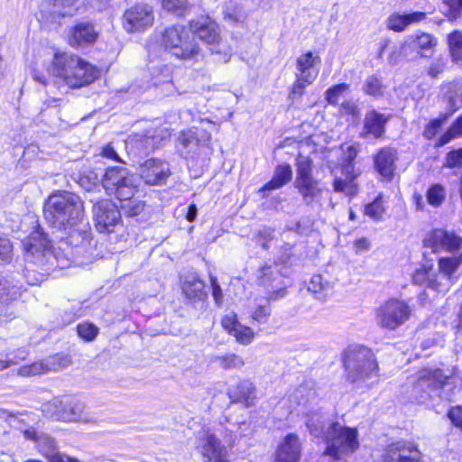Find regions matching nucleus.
<instances>
[{"mask_svg":"<svg viewBox=\"0 0 462 462\" xmlns=\"http://www.w3.org/2000/svg\"><path fill=\"white\" fill-rule=\"evenodd\" d=\"M43 217L50 226L67 236L54 247L49 235L38 225L27 240V259L46 272L67 268L79 254L78 248L89 243L91 228L86 219L84 201L76 193L56 190L44 202Z\"/></svg>","mask_w":462,"mask_h":462,"instance_id":"1","label":"nucleus"},{"mask_svg":"<svg viewBox=\"0 0 462 462\" xmlns=\"http://www.w3.org/2000/svg\"><path fill=\"white\" fill-rule=\"evenodd\" d=\"M49 71L61 79L71 88L88 86L99 76V70L95 66L77 55L67 52L54 55Z\"/></svg>","mask_w":462,"mask_h":462,"instance_id":"2","label":"nucleus"},{"mask_svg":"<svg viewBox=\"0 0 462 462\" xmlns=\"http://www.w3.org/2000/svg\"><path fill=\"white\" fill-rule=\"evenodd\" d=\"M346 380L360 387L378 375L379 366L373 351L363 345L350 346L343 354Z\"/></svg>","mask_w":462,"mask_h":462,"instance_id":"3","label":"nucleus"},{"mask_svg":"<svg viewBox=\"0 0 462 462\" xmlns=\"http://www.w3.org/2000/svg\"><path fill=\"white\" fill-rule=\"evenodd\" d=\"M448 386V377L441 369H422L417 374L411 395L417 402L430 406L438 399H448L445 388Z\"/></svg>","mask_w":462,"mask_h":462,"instance_id":"4","label":"nucleus"},{"mask_svg":"<svg viewBox=\"0 0 462 462\" xmlns=\"http://www.w3.org/2000/svg\"><path fill=\"white\" fill-rule=\"evenodd\" d=\"M325 455L334 459L353 455L359 448L358 431L356 428L342 425L338 421L327 427Z\"/></svg>","mask_w":462,"mask_h":462,"instance_id":"5","label":"nucleus"},{"mask_svg":"<svg viewBox=\"0 0 462 462\" xmlns=\"http://www.w3.org/2000/svg\"><path fill=\"white\" fill-rule=\"evenodd\" d=\"M162 40L164 51L180 60L194 59L200 51L192 32L184 25L174 24L166 28Z\"/></svg>","mask_w":462,"mask_h":462,"instance_id":"6","label":"nucleus"},{"mask_svg":"<svg viewBox=\"0 0 462 462\" xmlns=\"http://www.w3.org/2000/svg\"><path fill=\"white\" fill-rule=\"evenodd\" d=\"M189 30L208 45L212 54L218 56L217 60L227 62L231 58V48L219 35L217 23L209 16H203L189 23Z\"/></svg>","mask_w":462,"mask_h":462,"instance_id":"7","label":"nucleus"},{"mask_svg":"<svg viewBox=\"0 0 462 462\" xmlns=\"http://www.w3.org/2000/svg\"><path fill=\"white\" fill-rule=\"evenodd\" d=\"M101 185L108 195L117 199H129L137 192L136 178L122 166L106 168L101 178Z\"/></svg>","mask_w":462,"mask_h":462,"instance_id":"8","label":"nucleus"},{"mask_svg":"<svg viewBox=\"0 0 462 462\" xmlns=\"http://www.w3.org/2000/svg\"><path fill=\"white\" fill-rule=\"evenodd\" d=\"M312 170L313 162L310 158L300 156L297 159L294 187L307 206L311 205L322 192L319 180L313 177Z\"/></svg>","mask_w":462,"mask_h":462,"instance_id":"9","label":"nucleus"},{"mask_svg":"<svg viewBox=\"0 0 462 462\" xmlns=\"http://www.w3.org/2000/svg\"><path fill=\"white\" fill-rule=\"evenodd\" d=\"M411 313L408 303L391 299L377 310L376 320L381 328L394 330L409 319Z\"/></svg>","mask_w":462,"mask_h":462,"instance_id":"10","label":"nucleus"},{"mask_svg":"<svg viewBox=\"0 0 462 462\" xmlns=\"http://www.w3.org/2000/svg\"><path fill=\"white\" fill-rule=\"evenodd\" d=\"M93 217L97 229L101 233L114 231L121 223L122 213L118 206L110 199H101L93 206Z\"/></svg>","mask_w":462,"mask_h":462,"instance_id":"11","label":"nucleus"},{"mask_svg":"<svg viewBox=\"0 0 462 462\" xmlns=\"http://www.w3.org/2000/svg\"><path fill=\"white\" fill-rule=\"evenodd\" d=\"M208 140L209 136L204 131H181L177 139V151L181 157L193 159L199 155L201 148L207 146Z\"/></svg>","mask_w":462,"mask_h":462,"instance_id":"12","label":"nucleus"},{"mask_svg":"<svg viewBox=\"0 0 462 462\" xmlns=\"http://www.w3.org/2000/svg\"><path fill=\"white\" fill-rule=\"evenodd\" d=\"M138 171L143 182L150 186H162L166 184L171 175L169 163L155 158L148 159L140 164Z\"/></svg>","mask_w":462,"mask_h":462,"instance_id":"13","label":"nucleus"},{"mask_svg":"<svg viewBox=\"0 0 462 462\" xmlns=\"http://www.w3.org/2000/svg\"><path fill=\"white\" fill-rule=\"evenodd\" d=\"M124 20V26L127 32L144 31L153 23L152 8L146 4H137L125 12Z\"/></svg>","mask_w":462,"mask_h":462,"instance_id":"14","label":"nucleus"},{"mask_svg":"<svg viewBox=\"0 0 462 462\" xmlns=\"http://www.w3.org/2000/svg\"><path fill=\"white\" fill-rule=\"evenodd\" d=\"M424 247L438 253L442 250L456 251L462 246V237L453 232L445 229L436 228L429 232L423 239Z\"/></svg>","mask_w":462,"mask_h":462,"instance_id":"15","label":"nucleus"},{"mask_svg":"<svg viewBox=\"0 0 462 462\" xmlns=\"http://www.w3.org/2000/svg\"><path fill=\"white\" fill-rule=\"evenodd\" d=\"M96 24L89 21L77 22L69 33V43L75 49H84L93 45L98 38Z\"/></svg>","mask_w":462,"mask_h":462,"instance_id":"16","label":"nucleus"},{"mask_svg":"<svg viewBox=\"0 0 462 462\" xmlns=\"http://www.w3.org/2000/svg\"><path fill=\"white\" fill-rule=\"evenodd\" d=\"M259 284L265 287V300L270 303L283 299L288 294L287 285L281 279L278 273H274L270 266H265L261 270Z\"/></svg>","mask_w":462,"mask_h":462,"instance_id":"17","label":"nucleus"},{"mask_svg":"<svg viewBox=\"0 0 462 462\" xmlns=\"http://www.w3.org/2000/svg\"><path fill=\"white\" fill-rule=\"evenodd\" d=\"M392 116L378 112L374 108L368 110L364 117L363 128L360 136L367 138L381 139L386 132V125Z\"/></svg>","mask_w":462,"mask_h":462,"instance_id":"18","label":"nucleus"},{"mask_svg":"<svg viewBox=\"0 0 462 462\" xmlns=\"http://www.w3.org/2000/svg\"><path fill=\"white\" fill-rule=\"evenodd\" d=\"M383 458L384 462H421V454L412 443L399 441L387 448Z\"/></svg>","mask_w":462,"mask_h":462,"instance_id":"19","label":"nucleus"},{"mask_svg":"<svg viewBox=\"0 0 462 462\" xmlns=\"http://www.w3.org/2000/svg\"><path fill=\"white\" fill-rule=\"evenodd\" d=\"M397 160V150L393 147L384 146L374 156V169L384 179L392 180L396 168L395 162Z\"/></svg>","mask_w":462,"mask_h":462,"instance_id":"20","label":"nucleus"},{"mask_svg":"<svg viewBox=\"0 0 462 462\" xmlns=\"http://www.w3.org/2000/svg\"><path fill=\"white\" fill-rule=\"evenodd\" d=\"M69 363V359L66 356L55 355L44 361L21 366L18 373L22 376H34L50 371H57L60 368L68 366Z\"/></svg>","mask_w":462,"mask_h":462,"instance_id":"21","label":"nucleus"},{"mask_svg":"<svg viewBox=\"0 0 462 462\" xmlns=\"http://www.w3.org/2000/svg\"><path fill=\"white\" fill-rule=\"evenodd\" d=\"M22 289L21 282L14 274L0 272V315L5 306L21 295Z\"/></svg>","mask_w":462,"mask_h":462,"instance_id":"22","label":"nucleus"},{"mask_svg":"<svg viewBox=\"0 0 462 462\" xmlns=\"http://www.w3.org/2000/svg\"><path fill=\"white\" fill-rule=\"evenodd\" d=\"M437 40L431 34L421 32L420 34L411 35L402 46V52L406 53L409 49L416 51L420 57H431Z\"/></svg>","mask_w":462,"mask_h":462,"instance_id":"23","label":"nucleus"},{"mask_svg":"<svg viewBox=\"0 0 462 462\" xmlns=\"http://www.w3.org/2000/svg\"><path fill=\"white\" fill-rule=\"evenodd\" d=\"M181 290L191 303L205 301L208 298L205 283L196 273H189L183 277Z\"/></svg>","mask_w":462,"mask_h":462,"instance_id":"24","label":"nucleus"},{"mask_svg":"<svg viewBox=\"0 0 462 462\" xmlns=\"http://www.w3.org/2000/svg\"><path fill=\"white\" fill-rule=\"evenodd\" d=\"M300 446L299 438L294 433H289L276 451L275 462H299Z\"/></svg>","mask_w":462,"mask_h":462,"instance_id":"25","label":"nucleus"},{"mask_svg":"<svg viewBox=\"0 0 462 462\" xmlns=\"http://www.w3.org/2000/svg\"><path fill=\"white\" fill-rule=\"evenodd\" d=\"M292 179V168L288 163L278 164L275 167L273 178L266 182L260 189L259 193L263 198L268 197L272 190L279 189L289 183Z\"/></svg>","mask_w":462,"mask_h":462,"instance_id":"26","label":"nucleus"},{"mask_svg":"<svg viewBox=\"0 0 462 462\" xmlns=\"http://www.w3.org/2000/svg\"><path fill=\"white\" fill-rule=\"evenodd\" d=\"M202 454L208 461L229 462L227 451L221 440L213 433H207L203 439Z\"/></svg>","mask_w":462,"mask_h":462,"instance_id":"27","label":"nucleus"},{"mask_svg":"<svg viewBox=\"0 0 462 462\" xmlns=\"http://www.w3.org/2000/svg\"><path fill=\"white\" fill-rule=\"evenodd\" d=\"M332 422L328 413L315 411L307 414L305 424L313 438L325 440L327 427Z\"/></svg>","mask_w":462,"mask_h":462,"instance_id":"28","label":"nucleus"},{"mask_svg":"<svg viewBox=\"0 0 462 462\" xmlns=\"http://www.w3.org/2000/svg\"><path fill=\"white\" fill-rule=\"evenodd\" d=\"M320 62V58L310 51L300 56L297 59L296 67L300 74L297 76L301 77V80L307 83H313L318 77V70L314 69L317 63Z\"/></svg>","mask_w":462,"mask_h":462,"instance_id":"29","label":"nucleus"},{"mask_svg":"<svg viewBox=\"0 0 462 462\" xmlns=\"http://www.w3.org/2000/svg\"><path fill=\"white\" fill-rule=\"evenodd\" d=\"M228 395L232 402H242L246 407H250L256 397L255 387L251 381L243 380L236 387L229 390Z\"/></svg>","mask_w":462,"mask_h":462,"instance_id":"30","label":"nucleus"},{"mask_svg":"<svg viewBox=\"0 0 462 462\" xmlns=\"http://www.w3.org/2000/svg\"><path fill=\"white\" fill-rule=\"evenodd\" d=\"M162 81H156V86L149 87L150 90L153 91L154 96L157 98H163L167 97L174 96L176 93L180 94L175 87L172 80V68L170 65L162 66Z\"/></svg>","mask_w":462,"mask_h":462,"instance_id":"31","label":"nucleus"},{"mask_svg":"<svg viewBox=\"0 0 462 462\" xmlns=\"http://www.w3.org/2000/svg\"><path fill=\"white\" fill-rule=\"evenodd\" d=\"M426 17L423 12H412L409 14H393L387 19V27L394 32H402L405 28L413 23L420 22Z\"/></svg>","mask_w":462,"mask_h":462,"instance_id":"32","label":"nucleus"},{"mask_svg":"<svg viewBox=\"0 0 462 462\" xmlns=\"http://www.w3.org/2000/svg\"><path fill=\"white\" fill-rule=\"evenodd\" d=\"M162 4L165 11L177 17L189 15L193 7L188 0H162Z\"/></svg>","mask_w":462,"mask_h":462,"instance_id":"33","label":"nucleus"},{"mask_svg":"<svg viewBox=\"0 0 462 462\" xmlns=\"http://www.w3.org/2000/svg\"><path fill=\"white\" fill-rule=\"evenodd\" d=\"M386 87L383 85V78L379 74H373L368 76L363 85V91L375 98L383 96Z\"/></svg>","mask_w":462,"mask_h":462,"instance_id":"34","label":"nucleus"},{"mask_svg":"<svg viewBox=\"0 0 462 462\" xmlns=\"http://www.w3.org/2000/svg\"><path fill=\"white\" fill-rule=\"evenodd\" d=\"M66 404V400L61 399V405L59 409H57L59 415H65L67 419H60L58 421H77L81 419V415L83 412L84 406L81 402L78 401H70L68 402L67 407L69 408V411H64Z\"/></svg>","mask_w":462,"mask_h":462,"instance_id":"35","label":"nucleus"},{"mask_svg":"<svg viewBox=\"0 0 462 462\" xmlns=\"http://www.w3.org/2000/svg\"><path fill=\"white\" fill-rule=\"evenodd\" d=\"M331 289L332 284L320 274L313 275L308 285V291L319 300H323Z\"/></svg>","mask_w":462,"mask_h":462,"instance_id":"36","label":"nucleus"},{"mask_svg":"<svg viewBox=\"0 0 462 462\" xmlns=\"http://www.w3.org/2000/svg\"><path fill=\"white\" fill-rule=\"evenodd\" d=\"M119 200L121 202L120 211L126 217H137L144 210L145 203L134 196Z\"/></svg>","mask_w":462,"mask_h":462,"instance_id":"37","label":"nucleus"},{"mask_svg":"<svg viewBox=\"0 0 462 462\" xmlns=\"http://www.w3.org/2000/svg\"><path fill=\"white\" fill-rule=\"evenodd\" d=\"M432 264L423 265L417 269L412 275L413 282L418 285H425L429 288L437 289L438 284L435 279L432 277Z\"/></svg>","mask_w":462,"mask_h":462,"instance_id":"38","label":"nucleus"},{"mask_svg":"<svg viewBox=\"0 0 462 462\" xmlns=\"http://www.w3.org/2000/svg\"><path fill=\"white\" fill-rule=\"evenodd\" d=\"M78 183L85 190L93 191L100 187V174L93 170L85 171L79 174Z\"/></svg>","mask_w":462,"mask_h":462,"instance_id":"39","label":"nucleus"},{"mask_svg":"<svg viewBox=\"0 0 462 462\" xmlns=\"http://www.w3.org/2000/svg\"><path fill=\"white\" fill-rule=\"evenodd\" d=\"M215 362L225 370L240 369L245 365L244 358L234 353L217 356Z\"/></svg>","mask_w":462,"mask_h":462,"instance_id":"40","label":"nucleus"},{"mask_svg":"<svg viewBox=\"0 0 462 462\" xmlns=\"http://www.w3.org/2000/svg\"><path fill=\"white\" fill-rule=\"evenodd\" d=\"M448 48L454 60H462V31L455 30L448 35Z\"/></svg>","mask_w":462,"mask_h":462,"instance_id":"41","label":"nucleus"},{"mask_svg":"<svg viewBox=\"0 0 462 462\" xmlns=\"http://www.w3.org/2000/svg\"><path fill=\"white\" fill-rule=\"evenodd\" d=\"M448 114H440L439 117L430 120L424 127L422 133L423 137L429 141L432 140L448 121Z\"/></svg>","mask_w":462,"mask_h":462,"instance_id":"42","label":"nucleus"},{"mask_svg":"<svg viewBox=\"0 0 462 462\" xmlns=\"http://www.w3.org/2000/svg\"><path fill=\"white\" fill-rule=\"evenodd\" d=\"M443 14L450 22L462 17V0H443Z\"/></svg>","mask_w":462,"mask_h":462,"instance_id":"43","label":"nucleus"},{"mask_svg":"<svg viewBox=\"0 0 462 462\" xmlns=\"http://www.w3.org/2000/svg\"><path fill=\"white\" fill-rule=\"evenodd\" d=\"M27 242L24 244V248H25V260L28 263H32L33 265H35L36 267H38L41 271H42V273L34 271V270H31L29 269L28 267H26L23 271V278L25 279L26 282L29 284V285H37L39 284L42 281V276L44 274H50L51 272H53L55 271L57 268L53 269V270H51L49 272H46L44 270H42L40 266H38L36 263H34L32 261H29L27 259V253H28V250H27Z\"/></svg>","mask_w":462,"mask_h":462,"instance_id":"44","label":"nucleus"},{"mask_svg":"<svg viewBox=\"0 0 462 462\" xmlns=\"http://www.w3.org/2000/svg\"><path fill=\"white\" fill-rule=\"evenodd\" d=\"M385 209L382 195H378L372 202L365 206L364 214L374 221L382 219Z\"/></svg>","mask_w":462,"mask_h":462,"instance_id":"45","label":"nucleus"},{"mask_svg":"<svg viewBox=\"0 0 462 462\" xmlns=\"http://www.w3.org/2000/svg\"><path fill=\"white\" fill-rule=\"evenodd\" d=\"M79 0H52L53 12L59 15L71 16L77 11V3Z\"/></svg>","mask_w":462,"mask_h":462,"instance_id":"46","label":"nucleus"},{"mask_svg":"<svg viewBox=\"0 0 462 462\" xmlns=\"http://www.w3.org/2000/svg\"><path fill=\"white\" fill-rule=\"evenodd\" d=\"M445 197V189L439 183L430 186L426 193L427 202L432 207L440 206L444 201Z\"/></svg>","mask_w":462,"mask_h":462,"instance_id":"47","label":"nucleus"},{"mask_svg":"<svg viewBox=\"0 0 462 462\" xmlns=\"http://www.w3.org/2000/svg\"><path fill=\"white\" fill-rule=\"evenodd\" d=\"M460 258L442 257L439 259V269L440 273L450 279L460 265Z\"/></svg>","mask_w":462,"mask_h":462,"instance_id":"48","label":"nucleus"},{"mask_svg":"<svg viewBox=\"0 0 462 462\" xmlns=\"http://www.w3.org/2000/svg\"><path fill=\"white\" fill-rule=\"evenodd\" d=\"M60 405L61 399H60L59 397H55L51 401L47 402L42 405V412L44 417L53 420H59L60 419H67V416L63 414L59 415V413H57V409H59Z\"/></svg>","mask_w":462,"mask_h":462,"instance_id":"49","label":"nucleus"},{"mask_svg":"<svg viewBox=\"0 0 462 462\" xmlns=\"http://www.w3.org/2000/svg\"><path fill=\"white\" fill-rule=\"evenodd\" d=\"M274 237V229L269 226H262L253 232L252 239L263 249H268V243Z\"/></svg>","mask_w":462,"mask_h":462,"instance_id":"50","label":"nucleus"},{"mask_svg":"<svg viewBox=\"0 0 462 462\" xmlns=\"http://www.w3.org/2000/svg\"><path fill=\"white\" fill-rule=\"evenodd\" d=\"M349 85L346 83H339L328 88L325 92L326 101L332 106H336L338 103L339 97L348 90Z\"/></svg>","mask_w":462,"mask_h":462,"instance_id":"51","label":"nucleus"},{"mask_svg":"<svg viewBox=\"0 0 462 462\" xmlns=\"http://www.w3.org/2000/svg\"><path fill=\"white\" fill-rule=\"evenodd\" d=\"M271 316V306L270 303L264 299L263 302L256 305L251 317L252 319L261 324H264L268 321Z\"/></svg>","mask_w":462,"mask_h":462,"instance_id":"52","label":"nucleus"},{"mask_svg":"<svg viewBox=\"0 0 462 462\" xmlns=\"http://www.w3.org/2000/svg\"><path fill=\"white\" fill-rule=\"evenodd\" d=\"M77 332L79 337L89 342L97 337L98 328L92 323H80L77 326Z\"/></svg>","mask_w":462,"mask_h":462,"instance_id":"53","label":"nucleus"},{"mask_svg":"<svg viewBox=\"0 0 462 462\" xmlns=\"http://www.w3.org/2000/svg\"><path fill=\"white\" fill-rule=\"evenodd\" d=\"M443 168H462V147L450 150L447 152Z\"/></svg>","mask_w":462,"mask_h":462,"instance_id":"54","label":"nucleus"},{"mask_svg":"<svg viewBox=\"0 0 462 462\" xmlns=\"http://www.w3.org/2000/svg\"><path fill=\"white\" fill-rule=\"evenodd\" d=\"M13 245L10 239L0 235V264L8 263L12 260Z\"/></svg>","mask_w":462,"mask_h":462,"instance_id":"55","label":"nucleus"},{"mask_svg":"<svg viewBox=\"0 0 462 462\" xmlns=\"http://www.w3.org/2000/svg\"><path fill=\"white\" fill-rule=\"evenodd\" d=\"M236 337V341L243 345H248L254 338L253 330L246 326H238L236 331L232 334Z\"/></svg>","mask_w":462,"mask_h":462,"instance_id":"56","label":"nucleus"},{"mask_svg":"<svg viewBox=\"0 0 462 462\" xmlns=\"http://www.w3.org/2000/svg\"><path fill=\"white\" fill-rule=\"evenodd\" d=\"M310 84L311 83H307L306 81L301 80V77L296 75V81L292 85L289 94V99L291 100V103L295 100L300 99L305 92L306 87Z\"/></svg>","mask_w":462,"mask_h":462,"instance_id":"57","label":"nucleus"},{"mask_svg":"<svg viewBox=\"0 0 462 462\" xmlns=\"http://www.w3.org/2000/svg\"><path fill=\"white\" fill-rule=\"evenodd\" d=\"M42 448V454L46 457V454L54 452L57 449V442L51 436L41 433L40 439L37 442Z\"/></svg>","mask_w":462,"mask_h":462,"instance_id":"58","label":"nucleus"},{"mask_svg":"<svg viewBox=\"0 0 462 462\" xmlns=\"http://www.w3.org/2000/svg\"><path fill=\"white\" fill-rule=\"evenodd\" d=\"M28 355L29 352L26 347H20L12 352L6 353L5 357L7 360L8 366L10 367L25 360Z\"/></svg>","mask_w":462,"mask_h":462,"instance_id":"59","label":"nucleus"},{"mask_svg":"<svg viewBox=\"0 0 462 462\" xmlns=\"http://www.w3.org/2000/svg\"><path fill=\"white\" fill-rule=\"evenodd\" d=\"M162 139L159 135L145 134L139 142L146 152H150L159 147L160 142Z\"/></svg>","mask_w":462,"mask_h":462,"instance_id":"60","label":"nucleus"},{"mask_svg":"<svg viewBox=\"0 0 462 462\" xmlns=\"http://www.w3.org/2000/svg\"><path fill=\"white\" fill-rule=\"evenodd\" d=\"M209 281L211 285L212 297L214 299L215 304L217 307H221L223 304L224 294L221 286L217 282V278L214 275H209Z\"/></svg>","mask_w":462,"mask_h":462,"instance_id":"61","label":"nucleus"},{"mask_svg":"<svg viewBox=\"0 0 462 462\" xmlns=\"http://www.w3.org/2000/svg\"><path fill=\"white\" fill-rule=\"evenodd\" d=\"M242 324L238 322L236 319V315L232 313L229 315H226L222 319V326L225 330H226L230 335H232L238 326Z\"/></svg>","mask_w":462,"mask_h":462,"instance_id":"62","label":"nucleus"},{"mask_svg":"<svg viewBox=\"0 0 462 462\" xmlns=\"http://www.w3.org/2000/svg\"><path fill=\"white\" fill-rule=\"evenodd\" d=\"M448 417L455 426L462 428V406L450 408Z\"/></svg>","mask_w":462,"mask_h":462,"instance_id":"63","label":"nucleus"},{"mask_svg":"<svg viewBox=\"0 0 462 462\" xmlns=\"http://www.w3.org/2000/svg\"><path fill=\"white\" fill-rule=\"evenodd\" d=\"M457 137V134L452 130L451 126H449L446 130V132L442 135H440V137L438 139L435 146L442 147Z\"/></svg>","mask_w":462,"mask_h":462,"instance_id":"64","label":"nucleus"}]
</instances>
